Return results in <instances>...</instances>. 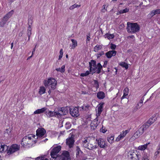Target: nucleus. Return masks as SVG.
<instances>
[{"mask_svg": "<svg viewBox=\"0 0 160 160\" xmlns=\"http://www.w3.org/2000/svg\"><path fill=\"white\" fill-rule=\"evenodd\" d=\"M61 147L59 146L54 147L52 150L50 155L52 157L57 158V160H69L71 159L69 153L68 151H64L61 154L59 155L58 153L61 150Z\"/></svg>", "mask_w": 160, "mask_h": 160, "instance_id": "1", "label": "nucleus"}, {"mask_svg": "<svg viewBox=\"0 0 160 160\" xmlns=\"http://www.w3.org/2000/svg\"><path fill=\"white\" fill-rule=\"evenodd\" d=\"M127 29V31L130 33H134L138 32L140 29L139 25L137 23L128 22Z\"/></svg>", "mask_w": 160, "mask_h": 160, "instance_id": "2", "label": "nucleus"}, {"mask_svg": "<svg viewBox=\"0 0 160 160\" xmlns=\"http://www.w3.org/2000/svg\"><path fill=\"white\" fill-rule=\"evenodd\" d=\"M44 84L46 87L50 86L51 88L48 91L49 94H50L52 92V90H53L56 88L57 81L54 78H52L48 79L47 82L45 83Z\"/></svg>", "mask_w": 160, "mask_h": 160, "instance_id": "3", "label": "nucleus"}, {"mask_svg": "<svg viewBox=\"0 0 160 160\" xmlns=\"http://www.w3.org/2000/svg\"><path fill=\"white\" fill-rule=\"evenodd\" d=\"M140 155L137 151L131 150L128 153V157L130 160H139Z\"/></svg>", "mask_w": 160, "mask_h": 160, "instance_id": "4", "label": "nucleus"}, {"mask_svg": "<svg viewBox=\"0 0 160 160\" xmlns=\"http://www.w3.org/2000/svg\"><path fill=\"white\" fill-rule=\"evenodd\" d=\"M14 12L13 10H12L7 13L3 18L0 22V25L3 27L8 19L11 17Z\"/></svg>", "mask_w": 160, "mask_h": 160, "instance_id": "5", "label": "nucleus"}, {"mask_svg": "<svg viewBox=\"0 0 160 160\" xmlns=\"http://www.w3.org/2000/svg\"><path fill=\"white\" fill-rule=\"evenodd\" d=\"M20 145L17 144H13L9 148L8 151L7 153L9 155L14 152L18 151L20 149Z\"/></svg>", "mask_w": 160, "mask_h": 160, "instance_id": "6", "label": "nucleus"}, {"mask_svg": "<svg viewBox=\"0 0 160 160\" xmlns=\"http://www.w3.org/2000/svg\"><path fill=\"white\" fill-rule=\"evenodd\" d=\"M37 139L41 140L46 132L45 130L43 128H38L36 131Z\"/></svg>", "mask_w": 160, "mask_h": 160, "instance_id": "7", "label": "nucleus"}, {"mask_svg": "<svg viewBox=\"0 0 160 160\" xmlns=\"http://www.w3.org/2000/svg\"><path fill=\"white\" fill-rule=\"evenodd\" d=\"M58 118L61 117L62 115H66L68 113V109L67 107H62L60 108L57 111Z\"/></svg>", "mask_w": 160, "mask_h": 160, "instance_id": "8", "label": "nucleus"}, {"mask_svg": "<svg viewBox=\"0 0 160 160\" xmlns=\"http://www.w3.org/2000/svg\"><path fill=\"white\" fill-rule=\"evenodd\" d=\"M70 113L73 117H77L79 115L78 108V107H75L69 109Z\"/></svg>", "mask_w": 160, "mask_h": 160, "instance_id": "9", "label": "nucleus"}, {"mask_svg": "<svg viewBox=\"0 0 160 160\" xmlns=\"http://www.w3.org/2000/svg\"><path fill=\"white\" fill-rule=\"evenodd\" d=\"M98 116H97V118L94 119L93 121L91 122L90 124L91 129L94 130L97 128L100 122V121H98V119L97 118Z\"/></svg>", "mask_w": 160, "mask_h": 160, "instance_id": "10", "label": "nucleus"}, {"mask_svg": "<svg viewBox=\"0 0 160 160\" xmlns=\"http://www.w3.org/2000/svg\"><path fill=\"white\" fill-rule=\"evenodd\" d=\"M46 115L49 118L52 117H56L58 118L57 111H53L50 110L46 111L45 112Z\"/></svg>", "mask_w": 160, "mask_h": 160, "instance_id": "11", "label": "nucleus"}, {"mask_svg": "<svg viewBox=\"0 0 160 160\" xmlns=\"http://www.w3.org/2000/svg\"><path fill=\"white\" fill-rule=\"evenodd\" d=\"M96 140L97 141L98 145L100 148H105L106 145V144L105 142L103 139L101 138L98 139H97Z\"/></svg>", "mask_w": 160, "mask_h": 160, "instance_id": "12", "label": "nucleus"}, {"mask_svg": "<svg viewBox=\"0 0 160 160\" xmlns=\"http://www.w3.org/2000/svg\"><path fill=\"white\" fill-rule=\"evenodd\" d=\"M74 142V140L72 137L69 138L66 140V144L68 146L69 148L73 147Z\"/></svg>", "mask_w": 160, "mask_h": 160, "instance_id": "13", "label": "nucleus"}, {"mask_svg": "<svg viewBox=\"0 0 160 160\" xmlns=\"http://www.w3.org/2000/svg\"><path fill=\"white\" fill-rule=\"evenodd\" d=\"M21 144L22 146L30 148L32 147L33 144V141L32 140L27 141L26 142L23 141V142H21Z\"/></svg>", "mask_w": 160, "mask_h": 160, "instance_id": "14", "label": "nucleus"}, {"mask_svg": "<svg viewBox=\"0 0 160 160\" xmlns=\"http://www.w3.org/2000/svg\"><path fill=\"white\" fill-rule=\"evenodd\" d=\"M117 52L115 50H111L105 53V55L108 58H110L112 56H115Z\"/></svg>", "mask_w": 160, "mask_h": 160, "instance_id": "15", "label": "nucleus"}, {"mask_svg": "<svg viewBox=\"0 0 160 160\" xmlns=\"http://www.w3.org/2000/svg\"><path fill=\"white\" fill-rule=\"evenodd\" d=\"M84 147L89 150H92L96 148H97V147L96 145H93L91 143V142L89 141L87 144H85Z\"/></svg>", "mask_w": 160, "mask_h": 160, "instance_id": "16", "label": "nucleus"}, {"mask_svg": "<svg viewBox=\"0 0 160 160\" xmlns=\"http://www.w3.org/2000/svg\"><path fill=\"white\" fill-rule=\"evenodd\" d=\"M143 133V132L139 128V129L136 132H135V133L133 135L132 137L134 138H137L139 137Z\"/></svg>", "mask_w": 160, "mask_h": 160, "instance_id": "17", "label": "nucleus"}, {"mask_svg": "<svg viewBox=\"0 0 160 160\" xmlns=\"http://www.w3.org/2000/svg\"><path fill=\"white\" fill-rule=\"evenodd\" d=\"M89 70L90 71H92V66L93 67H95L96 65V62L95 60H92L91 62H89Z\"/></svg>", "mask_w": 160, "mask_h": 160, "instance_id": "18", "label": "nucleus"}, {"mask_svg": "<svg viewBox=\"0 0 160 160\" xmlns=\"http://www.w3.org/2000/svg\"><path fill=\"white\" fill-rule=\"evenodd\" d=\"M158 14H160V8L152 11L149 14L148 16H150L149 17H152L154 15Z\"/></svg>", "mask_w": 160, "mask_h": 160, "instance_id": "19", "label": "nucleus"}, {"mask_svg": "<svg viewBox=\"0 0 160 160\" xmlns=\"http://www.w3.org/2000/svg\"><path fill=\"white\" fill-rule=\"evenodd\" d=\"M104 103L103 102H101L98 105V112L97 114H98V116H99L101 114V113L102 111V108H103V106L104 104Z\"/></svg>", "mask_w": 160, "mask_h": 160, "instance_id": "20", "label": "nucleus"}, {"mask_svg": "<svg viewBox=\"0 0 160 160\" xmlns=\"http://www.w3.org/2000/svg\"><path fill=\"white\" fill-rule=\"evenodd\" d=\"M47 109V108L44 107L40 109H38L35 111L33 113L34 114H40L45 112Z\"/></svg>", "mask_w": 160, "mask_h": 160, "instance_id": "21", "label": "nucleus"}, {"mask_svg": "<svg viewBox=\"0 0 160 160\" xmlns=\"http://www.w3.org/2000/svg\"><path fill=\"white\" fill-rule=\"evenodd\" d=\"M150 126V124H148L147 122L143 125L140 128L144 132Z\"/></svg>", "mask_w": 160, "mask_h": 160, "instance_id": "22", "label": "nucleus"}, {"mask_svg": "<svg viewBox=\"0 0 160 160\" xmlns=\"http://www.w3.org/2000/svg\"><path fill=\"white\" fill-rule=\"evenodd\" d=\"M97 97L99 99H103L105 97V94L103 92H99L97 93Z\"/></svg>", "mask_w": 160, "mask_h": 160, "instance_id": "23", "label": "nucleus"}, {"mask_svg": "<svg viewBox=\"0 0 160 160\" xmlns=\"http://www.w3.org/2000/svg\"><path fill=\"white\" fill-rule=\"evenodd\" d=\"M71 41L72 42V44L70 45V47H71V49H74L76 48V47L78 45L77 42L76 40L72 39H71Z\"/></svg>", "mask_w": 160, "mask_h": 160, "instance_id": "24", "label": "nucleus"}, {"mask_svg": "<svg viewBox=\"0 0 160 160\" xmlns=\"http://www.w3.org/2000/svg\"><path fill=\"white\" fill-rule=\"evenodd\" d=\"M157 119V118L152 117L147 122L150 126Z\"/></svg>", "mask_w": 160, "mask_h": 160, "instance_id": "25", "label": "nucleus"}, {"mask_svg": "<svg viewBox=\"0 0 160 160\" xmlns=\"http://www.w3.org/2000/svg\"><path fill=\"white\" fill-rule=\"evenodd\" d=\"M85 154L83 153L82 154L76 156V160H85L87 159L86 157L84 156Z\"/></svg>", "mask_w": 160, "mask_h": 160, "instance_id": "26", "label": "nucleus"}, {"mask_svg": "<svg viewBox=\"0 0 160 160\" xmlns=\"http://www.w3.org/2000/svg\"><path fill=\"white\" fill-rule=\"evenodd\" d=\"M76 157L79 155L82 154L83 152L81 150L80 148L78 146L76 147Z\"/></svg>", "mask_w": 160, "mask_h": 160, "instance_id": "27", "label": "nucleus"}, {"mask_svg": "<svg viewBox=\"0 0 160 160\" xmlns=\"http://www.w3.org/2000/svg\"><path fill=\"white\" fill-rule=\"evenodd\" d=\"M97 67H98V69L96 71V72L97 73L99 74L101 72V70L102 68V66L99 63H98Z\"/></svg>", "mask_w": 160, "mask_h": 160, "instance_id": "28", "label": "nucleus"}, {"mask_svg": "<svg viewBox=\"0 0 160 160\" xmlns=\"http://www.w3.org/2000/svg\"><path fill=\"white\" fill-rule=\"evenodd\" d=\"M32 28L31 27H30V25L29 24V25L28 26V41H29L30 38V37L31 36L32 34Z\"/></svg>", "mask_w": 160, "mask_h": 160, "instance_id": "29", "label": "nucleus"}, {"mask_svg": "<svg viewBox=\"0 0 160 160\" xmlns=\"http://www.w3.org/2000/svg\"><path fill=\"white\" fill-rule=\"evenodd\" d=\"M104 37L105 38H107L108 39L113 38L114 37V36L113 34H109L108 33H106L104 35Z\"/></svg>", "mask_w": 160, "mask_h": 160, "instance_id": "30", "label": "nucleus"}, {"mask_svg": "<svg viewBox=\"0 0 160 160\" xmlns=\"http://www.w3.org/2000/svg\"><path fill=\"white\" fill-rule=\"evenodd\" d=\"M119 65L123 68H125L127 69L128 68V65L127 63L124 62H122L120 63Z\"/></svg>", "mask_w": 160, "mask_h": 160, "instance_id": "31", "label": "nucleus"}, {"mask_svg": "<svg viewBox=\"0 0 160 160\" xmlns=\"http://www.w3.org/2000/svg\"><path fill=\"white\" fill-rule=\"evenodd\" d=\"M148 145V144H144L143 145L140 146L138 147V149L139 150H144L147 147V146Z\"/></svg>", "mask_w": 160, "mask_h": 160, "instance_id": "32", "label": "nucleus"}, {"mask_svg": "<svg viewBox=\"0 0 160 160\" xmlns=\"http://www.w3.org/2000/svg\"><path fill=\"white\" fill-rule=\"evenodd\" d=\"M65 66L64 65H63L61 67V68H59L56 69V70L57 71L60 72H64L65 71Z\"/></svg>", "mask_w": 160, "mask_h": 160, "instance_id": "33", "label": "nucleus"}, {"mask_svg": "<svg viewBox=\"0 0 160 160\" xmlns=\"http://www.w3.org/2000/svg\"><path fill=\"white\" fill-rule=\"evenodd\" d=\"M102 48L101 45H96L94 48V51L95 52H97L99 50L101 49Z\"/></svg>", "mask_w": 160, "mask_h": 160, "instance_id": "34", "label": "nucleus"}, {"mask_svg": "<svg viewBox=\"0 0 160 160\" xmlns=\"http://www.w3.org/2000/svg\"><path fill=\"white\" fill-rule=\"evenodd\" d=\"M45 89L44 87H41L39 89V93L40 94L42 95L45 93Z\"/></svg>", "mask_w": 160, "mask_h": 160, "instance_id": "35", "label": "nucleus"}, {"mask_svg": "<svg viewBox=\"0 0 160 160\" xmlns=\"http://www.w3.org/2000/svg\"><path fill=\"white\" fill-rule=\"evenodd\" d=\"M32 140L31 137L29 136H25L22 139V142H23V141H25L26 142L27 141Z\"/></svg>", "mask_w": 160, "mask_h": 160, "instance_id": "36", "label": "nucleus"}, {"mask_svg": "<svg viewBox=\"0 0 160 160\" xmlns=\"http://www.w3.org/2000/svg\"><path fill=\"white\" fill-rule=\"evenodd\" d=\"M81 6L80 5L77 4H75L74 5L71 6L69 7V9L71 10H72L74 8H78L80 7Z\"/></svg>", "mask_w": 160, "mask_h": 160, "instance_id": "37", "label": "nucleus"}, {"mask_svg": "<svg viewBox=\"0 0 160 160\" xmlns=\"http://www.w3.org/2000/svg\"><path fill=\"white\" fill-rule=\"evenodd\" d=\"M129 11V9L128 8H126L123 10H120L119 11V13H123L128 12Z\"/></svg>", "mask_w": 160, "mask_h": 160, "instance_id": "38", "label": "nucleus"}, {"mask_svg": "<svg viewBox=\"0 0 160 160\" xmlns=\"http://www.w3.org/2000/svg\"><path fill=\"white\" fill-rule=\"evenodd\" d=\"M89 107L90 106L89 105H87L85 106H82L80 108H82V110L88 111L89 109Z\"/></svg>", "mask_w": 160, "mask_h": 160, "instance_id": "39", "label": "nucleus"}, {"mask_svg": "<svg viewBox=\"0 0 160 160\" xmlns=\"http://www.w3.org/2000/svg\"><path fill=\"white\" fill-rule=\"evenodd\" d=\"M91 72L92 71H87L85 73H81L80 74V76L83 77L86 76L88 75L90 73V72Z\"/></svg>", "mask_w": 160, "mask_h": 160, "instance_id": "40", "label": "nucleus"}, {"mask_svg": "<svg viewBox=\"0 0 160 160\" xmlns=\"http://www.w3.org/2000/svg\"><path fill=\"white\" fill-rule=\"evenodd\" d=\"M114 137L113 136H110V137H108L107 140L110 143H112V141L114 139Z\"/></svg>", "mask_w": 160, "mask_h": 160, "instance_id": "41", "label": "nucleus"}, {"mask_svg": "<svg viewBox=\"0 0 160 160\" xmlns=\"http://www.w3.org/2000/svg\"><path fill=\"white\" fill-rule=\"evenodd\" d=\"M35 160H48L47 158H45V156L38 157L35 158Z\"/></svg>", "mask_w": 160, "mask_h": 160, "instance_id": "42", "label": "nucleus"}, {"mask_svg": "<svg viewBox=\"0 0 160 160\" xmlns=\"http://www.w3.org/2000/svg\"><path fill=\"white\" fill-rule=\"evenodd\" d=\"M128 130H126L124 131H122V132L121 133L120 136H121V137L123 138L128 132Z\"/></svg>", "mask_w": 160, "mask_h": 160, "instance_id": "43", "label": "nucleus"}, {"mask_svg": "<svg viewBox=\"0 0 160 160\" xmlns=\"http://www.w3.org/2000/svg\"><path fill=\"white\" fill-rule=\"evenodd\" d=\"M5 145L0 142V152H3L4 150V148Z\"/></svg>", "mask_w": 160, "mask_h": 160, "instance_id": "44", "label": "nucleus"}, {"mask_svg": "<svg viewBox=\"0 0 160 160\" xmlns=\"http://www.w3.org/2000/svg\"><path fill=\"white\" fill-rule=\"evenodd\" d=\"M108 7V5H104L102 7V9H101V11L104 12L105 11H107V8Z\"/></svg>", "mask_w": 160, "mask_h": 160, "instance_id": "45", "label": "nucleus"}, {"mask_svg": "<svg viewBox=\"0 0 160 160\" xmlns=\"http://www.w3.org/2000/svg\"><path fill=\"white\" fill-rule=\"evenodd\" d=\"M66 128L67 129L70 128L71 126V124L69 122H67L65 124Z\"/></svg>", "mask_w": 160, "mask_h": 160, "instance_id": "46", "label": "nucleus"}, {"mask_svg": "<svg viewBox=\"0 0 160 160\" xmlns=\"http://www.w3.org/2000/svg\"><path fill=\"white\" fill-rule=\"evenodd\" d=\"M94 85L96 88H98L99 87V83L96 80H94Z\"/></svg>", "mask_w": 160, "mask_h": 160, "instance_id": "47", "label": "nucleus"}, {"mask_svg": "<svg viewBox=\"0 0 160 160\" xmlns=\"http://www.w3.org/2000/svg\"><path fill=\"white\" fill-rule=\"evenodd\" d=\"M142 104H141V103L140 104V103H139L137 105L135 109L136 110H137V109H138L140 108L142 106Z\"/></svg>", "mask_w": 160, "mask_h": 160, "instance_id": "48", "label": "nucleus"}, {"mask_svg": "<svg viewBox=\"0 0 160 160\" xmlns=\"http://www.w3.org/2000/svg\"><path fill=\"white\" fill-rule=\"evenodd\" d=\"M89 138H90L89 137L87 138L86 139H85V140L83 141V146L84 147L85 144H87L88 143V142H89V141H88V139Z\"/></svg>", "mask_w": 160, "mask_h": 160, "instance_id": "49", "label": "nucleus"}, {"mask_svg": "<svg viewBox=\"0 0 160 160\" xmlns=\"http://www.w3.org/2000/svg\"><path fill=\"white\" fill-rule=\"evenodd\" d=\"M116 47V46L114 44L111 43L110 44V48L112 50H115Z\"/></svg>", "mask_w": 160, "mask_h": 160, "instance_id": "50", "label": "nucleus"}, {"mask_svg": "<svg viewBox=\"0 0 160 160\" xmlns=\"http://www.w3.org/2000/svg\"><path fill=\"white\" fill-rule=\"evenodd\" d=\"M104 52L103 51H102L101 52H100L98 54H97V58H99L100 56H102V55H104Z\"/></svg>", "mask_w": 160, "mask_h": 160, "instance_id": "51", "label": "nucleus"}, {"mask_svg": "<svg viewBox=\"0 0 160 160\" xmlns=\"http://www.w3.org/2000/svg\"><path fill=\"white\" fill-rule=\"evenodd\" d=\"M87 43L88 42H89L90 40V33H88L87 35Z\"/></svg>", "mask_w": 160, "mask_h": 160, "instance_id": "52", "label": "nucleus"}, {"mask_svg": "<svg viewBox=\"0 0 160 160\" xmlns=\"http://www.w3.org/2000/svg\"><path fill=\"white\" fill-rule=\"evenodd\" d=\"M97 68V66L95 67H93V68H92V74H93L94 73H95V71L96 70V69Z\"/></svg>", "mask_w": 160, "mask_h": 160, "instance_id": "53", "label": "nucleus"}, {"mask_svg": "<svg viewBox=\"0 0 160 160\" xmlns=\"http://www.w3.org/2000/svg\"><path fill=\"white\" fill-rule=\"evenodd\" d=\"M129 89L127 88H125L123 90V93H127L128 94Z\"/></svg>", "mask_w": 160, "mask_h": 160, "instance_id": "54", "label": "nucleus"}, {"mask_svg": "<svg viewBox=\"0 0 160 160\" xmlns=\"http://www.w3.org/2000/svg\"><path fill=\"white\" fill-rule=\"evenodd\" d=\"M9 148L6 145H5V146H4V150L3 151V152L7 151V152L8 151V150Z\"/></svg>", "mask_w": 160, "mask_h": 160, "instance_id": "55", "label": "nucleus"}, {"mask_svg": "<svg viewBox=\"0 0 160 160\" xmlns=\"http://www.w3.org/2000/svg\"><path fill=\"white\" fill-rule=\"evenodd\" d=\"M121 136L119 135L118 137L116 138V141L117 142H118L122 138L121 137Z\"/></svg>", "mask_w": 160, "mask_h": 160, "instance_id": "56", "label": "nucleus"}, {"mask_svg": "<svg viewBox=\"0 0 160 160\" xmlns=\"http://www.w3.org/2000/svg\"><path fill=\"white\" fill-rule=\"evenodd\" d=\"M37 46V44H36L35 45V47L33 48V51L32 52V55L34 54V53L35 50V49H36V47Z\"/></svg>", "mask_w": 160, "mask_h": 160, "instance_id": "57", "label": "nucleus"}, {"mask_svg": "<svg viewBox=\"0 0 160 160\" xmlns=\"http://www.w3.org/2000/svg\"><path fill=\"white\" fill-rule=\"evenodd\" d=\"M108 61H104V65H103V67H104V68H106V66H107V65L108 63Z\"/></svg>", "mask_w": 160, "mask_h": 160, "instance_id": "58", "label": "nucleus"}, {"mask_svg": "<svg viewBox=\"0 0 160 160\" xmlns=\"http://www.w3.org/2000/svg\"><path fill=\"white\" fill-rule=\"evenodd\" d=\"M103 126H102V128H101L100 129V131L101 132H102L103 133H104L106 132V130H105L104 129H103Z\"/></svg>", "mask_w": 160, "mask_h": 160, "instance_id": "59", "label": "nucleus"}, {"mask_svg": "<svg viewBox=\"0 0 160 160\" xmlns=\"http://www.w3.org/2000/svg\"><path fill=\"white\" fill-rule=\"evenodd\" d=\"M142 160H149L147 157L144 156Z\"/></svg>", "mask_w": 160, "mask_h": 160, "instance_id": "60", "label": "nucleus"}, {"mask_svg": "<svg viewBox=\"0 0 160 160\" xmlns=\"http://www.w3.org/2000/svg\"><path fill=\"white\" fill-rule=\"evenodd\" d=\"M32 19H29L28 20V26L29 25V24L30 25V26L32 24Z\"/></svg>", "mask_w": 160, "mask_h": 160, "instance_id": "61", "label": "nucleus"}, {"mask_svg": "<svg viewBox=\"0 0 160 160\" xmlns=\"http://www.w3.org/2000/svg\"><path fill=\"white\" fill-rule=\"evenodd\" d=\"M60 54L63 55V50L62 49H61L60 51Z\"/></svg>", "mask_w": 160, "mask_h": 160, "instance_id": "62", "label": "nucleus"}, {"mask_svg": "<svg viewBox=\"0 0 160 160\" xmlns=\"http://www.w3.org/2000/svg\"><path fill=\"white\" fill-rule=\"evenodd\" d=\"M63 55L60 54L59 56V60H60L61 59V58H62Z\"/></svg>", "mask_w": 160, "mask_h": 160, "instance_id": "63", "label": "nucleus"}, {"mask_svg": "<svg viewBox=\"0 0 160 160\" xmlns=\"http://www.w3.org/2000/svg\"><path fill=\"white\" fill-rule=\"evenodd\" d=\"M51 158L50 159V160H55V159L57 160V158L55 157V158H53L51 157Z\"/></svg>", "mask_w": 160, "mask_h": 160, "instance_id": "64", "label": "nucleus"}]
</instances>
